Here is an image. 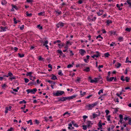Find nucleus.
<instances>
[{
	"mask_svg": "<svg viewBox=\"0 0 131 131\" xmlns=\"http://www.w3.org/2000/svg\"><path fill=\"white\" fill-rule=\"evenodd\" d=\"M64 93V91H58L54 93L53 95H54L58 96L62 95Z\"/></svg>",
	"mask_w": 131,
	"mask_h": 131,
	"instance_id": "nucleus-1",
	"label": "nucleus"
},
{
	"mask_svg": "<svg viewBox=\"0 0 131 131\" xmlns=\"http://www.w3.org/2000/svg\"><path fill=\"white\" fill-rule=\"evenodd\" d=\"M37 91V89L36 88H34L32 89H28L26 90V91L27 92V93L28 94L30 93H31L32 94H34L35 92Z\"/></svg>",
	"mask_w": 131,
	"mask_h": 131,
	"instance_id": "nucleus-2",
	"label": "nucleus"
},
{
	"mask_svg": "<svg viewBox=\"0 0 131 131\" xmlns=\"http://www.w3.org/2000/svg\"><path fill=\"white\" fill-rule=\"evenodd\" d=\"M98 103L97 102H95L92 104H89L87 106L89 108L93 107L94 106L96 105Z\"/></svg>",
	"mask_w": 131,
	"mask_h": 131,
	"instance_id": "nucleus-3",
	"label": "nucleus"
},
{
	"mask_svg": "<svg viewBox=\"0 0 131 131\" xmlns=\"http://www.w3.org/2000/svg\"><path fill=\"white\" fill-rule=\"evenodd\" d=\"M76 95H74L70 97H66V98H65L67 100H70L73 99L75 98L76 97Z\"/></svg>",
	"mask_w": 131,
	"mask_h": 131,
	"instance_id": "nucleus-4",
	"label": "nucleus"
},
{
	"mask_svg": "<svg viewBox=\"0 0 131 131\" xmlns=\"http://www.w3.org/2000/svg\"><path fill=\"white\" fill-rule=\"evenodd\" d=\"M79 52L81 55L83 56L84 54L86 53L85 51L83 49H80L79 50Z\"/></svg>",
	"mask_w": 131,
	"mask_h": 131,
	"instance_id": "nucleus-5",
	"label": "nucleus"
},
{
	"mask_svg": "<svg viewBox=\"0 0 131 131\" xmlns=\"http://www.w3.org/2000/svg\"><path fill=\"white\" fill-rule=\"evenodd\" d=\"M102 121L101 120H100L98 124V126L99 128H97V129L99 130L100 129H101L102 128V125L101 124Z\"/></svg>",
	"mask_w": 131,
	"mask_h": 131,
	"instance_id": "nucleus-6",
	"label": "nucleus"
},
{
	"mask_svg": "<svg viewBox=\"0 0 131 131\" xmlns=\"http://www.w3.org/2000/svg\"><path fill=\"white\" fill-rule=\"evenodd\" d=\"M12 107L10 106L9 107V108L8 107H6V110L5 111V112L6 113H8V111H10L11 110V108H12Z\"/></svg>",
	"mask_w": 131,
	"mask_h": 131,
	"instance_id": "nucleus-7",
	"label": "nucleus"
},
{
	"mask_svg": "<svg viewBox=\"0 0 131 131\" xmlns=\"http://www.w3.org/2000/svg\"><path fill=\"white\" fill-rule=\"evenodd\" d=\"M63 26V24L62 23H59L57 25V27L59 28L60 27H62Z\"/></svg>",
	"mask_w": 131,
	"mask_h": 131,
	"instance_id": "nucleus-8",
	"label": "nucleus"
},
{
	"mask_svg": "<svg viewBox=\"0 0 131 131\" xmlns=\"http://www.w3.org/2000/svg\"><path fill=\"white\" fill-rule=\"evenodd\" d=\"M100 113L99 112V113L97 114H95L94 113H93V118H95L96 117L99 116L100 115Z\"/></svg>",
	"mask_w": 131,
	"mask_h": 131,
	"instance_id": "nucleus-9",
	"label": "nucleus"
},
{
	"mask_svg": "<svg viewBox=\"0 0 131 131\" xmlns=\"http://www.w3.org/2000/svg\"><path fill=\"white\" fill-rule=\"evenodd\" d=\"M90 82L91 83H94V82H95V83H97V80H96L95 79V78L94 79V80H93L92 79H91V77H90Z\"/></svg>",
	"mask_w": 131,
	"mask_h": 131,
	"instance_id": "nucleus-10",
	"label": "nucleus"
},
{
	"mask_svg": "<svg viewBox=\"0 0 131 131\" xmlns=\"http://www.w3.org/2000/svg\"><path fill=\"white\" fill-rule=\"evenodd\" d=\"M48 43V41L47 40H46L44 42V43L43 44V46H45L46 48L48 47V46L47 44Z\"/></svg>",
	"mask_w": 131,
	"mask_h": 131,
	"instance_id": "nucleus-11",
	"label": "nucleus"
},
{
	"mask_svg": "<svg viewBox=\"0 0 131 131\" xmlns=\"http://www.w3.org/2000/svg\"><path fill=\"white\" fill-rule=\"evenodd\" d=\"M114 77H111L110 78H108V77L107 81L109 82L112 81L114 79Z\"/></svg>",
	"mask_w": 131,
	"mask_h": 131,
	"instance_id": "nucleus-12",
	"label": "nucleus"
},
{
	"mask_svg": "<svg viewBox=\"0 0 131 131\" xmlns=\"http://www.w3.org/2000/svg\"><path fill=\"white\" fill-rule=\"evenodd\" d=\"M52 77L51 78V79L53 80H56L57 79V78L56 76L52 74Z\"/></svg>",
	"mask_w": 131,
	"mask_h": 131,
	"instance_id": "nucleus-13",
	"label": "nucleus"
},
{
	"mask_svg": "<svg viewBox=\"0 0 131 131\" xmlns=\"http://www.w3.org/2000/svg\"><path fill=\"white\" fill-rule=\"evenodd\" d=\"M90 69L89 67H86L85 69L84 70V71H86V72H88L90 71Z\"/></svg>",
	"mask_w": 131,
	"mask_h": 131,
	"instance_id": "nucleus-14",
	"label": "nucleus"
},
{
	"mask_svg": "<svg viewBox=\"0 0 131 131\" xmlns=\"http://www.w3.org/2000/svg\"><path fill=\"white\" fill-rule=\"evenodd\" d=\"M100 54H94L93 56H92L91 57L92 58L94 59V57H95L96 58H98L99 56H100Z\"/></svg>",
	"mask_w": 131,
	"mask_h": 131,
	"instance_id": "nucleus-15",
	"label": "nucleus"
},
{
	"mask_svg": "<svg viewBox=\"0 0 131 131\" xmlns=\"http://www.w3.org/2000/svg\"><path fill=\"white\" fill-rule=\"evenodd\" d=\"M1 29L3 31H6V29H7V28L6 27H3L2 26H1L0 27Z\"/></svg>",
	"mask_w": 131,
	"mask_h": 131,
	"instance_id": "nucleus-16",
	"label": "nucleus"
},
{
	"mask_svg": "<svg viewBox=\"0 0 131 131\" xmlns=\"http://www.w3.org/2000/svg\"><path fill=\"white\" fill-rule=\"evenodd\" d=\"M130 0H128L126 1L127 2L128 4L129 5V7H131V2H130Z\"/></svg>",
	"mask_w": 131,
	"mask_h": 131,
	"instance_id": "nucleus-17",
	"label": "nucleus"
},
{
	"mask_svg": "<svg viewBox=\"0 0 131 131\" xmlns=\"http://www.w3.org/2000/svg\"><path fill=\"white\" fill-rule=\"evenodd\" d=\"M1 3L3 5H4L6 4L7 2L5 0H3L1 1Z\"/></svg>",
	"mask_w": 131,
	"mask_h": 131,
	"instance_id": "nucleus-18",
	"label": "nucleus"
},
{
	"mask_svg": "<svg viewBox=\"0 0 131 131\" xmlns=\"http://www.w3.org/2000/svg\"><path fill=\"white\" fill-rule=\"evenodd\" d=\"M95 79L96 80H97V82L99 81H101L102 80V79L100 78H95Z\"/></svg>",
	"mask_w": 131,
	"mask_h": 131,
	"instance_id": "nucleus-19",
	"label": "nucleus"
},
{
	"mask_svg": "<svg viewBox=\"0 0 131 131\" xmlns=\"http://www.w3.org/2000/svg\"><path fill=\"white\" fill-rule=\"evenodd\" d=\"M125 80H126V81L127 82H129V81L130 80L129 78L128 77H126L125 78Z\"/></svg>",
	"mask_w": 131,
	"mask_h": 131,
	"instance_id": "nucleus-20",
	"label": "nucleus"
},
{
	"mask_svg": "<svg viewBox=\"0 0 131 131\" xmlns=\"http://www.w3.org/2000/svg\"><path fill=\"white\" fill-rule=\"evenodd\" d=\"M131 30V28H126L125 29V30L128 32H130Z\"/></svg>",
	"mask_w": 131,
	"mask_h": 131,
	"instance_id": "nucleus-21",
	"label": "nucleus"
},
{
	"mask_svg": "<svg viewBox=\"0 0 131 131\" xmlns=\"http://www.w3.org/2000/svg\"><path fill=\"white\" fill-rule=\"evenodd\" d=\"M18 54L20 58H22L24 57V54H21L19 53H18Z\"/></svg>",
	"mask_w": 131,
	"mask_h": 131,
	"instance_id": "nucleus-22",
	"label": "nucleus"
},
{
	"mask_svg": "<svg viewBox=\"0 0 131 131\" xmlns=\"http://www.w3.org/2000/svg\"><path fill=\"white\" fill-rule=\"evenodd\" d=\"M103 89H102L99 90V91L98 93V94L99 95H100L101 94V93H103Z\"/></svg>",
	"mask_w": 131,
	"mask_h": 131,
	"instance_id": "nucleus-23",
	"label": "nucleus"
},
{
	"mask_svg": "<svg viewBox=\"0 0 131 131\" xmlns=\"http://www.w3.org/2000/svg\"><path fill=\"white\" fill-rule=\"evenodd\" d=\"M28 12L27 11L26 12V15L27 16H29L32 15V14L31 13L28 14Z\"/></svg>",
	"mask_w": 131,
	"mask_h": 131,
	"instance_id": "nucleus-24",
	"label": "nucleus"
},
{
	"mask_svg": "<svg viewBox=\"0 0 131 131\" xmlns=\"http://www.w3.org/2000/svg\"><path fill=\"white\" fill-rule=\"evenodd\" d=\"M107 24L109 25V24L111 23H112V20H108L106 22Z\"/></svg>",
	"mask_w": 131,
	"mask_h": 131,
	"instance_id": "nucleus-25",
	"label": "nucleus"
},
{
	"mask_svg": "<svg viewBox=\"0 0 131 131\" xmlns=\"http://www.w3.org/2000/svg\"><path fill=\"white\" fill-rule=\"evenodd\" d=\"M25 82L26 83H28L29 81V80L26 78H24Z\"/></svg>",
	"mask_w": 131,
	"mask_h": 131,
	"instance_id": "nucleus-26",
	"label": "nucleus"
},
{
	"mask_svg": "<svg viewBox=\"0 0 131 131\" xmlns=\"http://www.w3.org/2000/svg\"><path fill=\"white\" fill-rule=\"evenodd\" d=\"M57 52L58 53H59L60 54V55L61 54H63L62 51L61 50H57Z\"/></svg>",
	"mask_w": 131,
	"mask_h": 131,
	"instance_id": "nucleus-27",
	"label": "nucleus"
},
{
	"mask_svg": "<svg viewBox=\"0 0 131 131\" xmlns=\"http://www.w3.org/2000/svg\"><path fill=\"white\" fill-rule=\"evenodd\" d=\"M12 6L13 8H15L16 10H17L18 9V8L16 6H15L13 4H12Z\"/></svg>",
	"mask_w": 131,
	"mask_h": 131,
	"instance_id": "nucleus-28",
	"label": "nucleus"
},
{
	"mask_svg": "<svg viewBox=\"0 0 131 131\" xmlns=\"http://www.w3.org/2000/svg\"><path fill=\"white\" fill-rule=\"evenodd\" d=\"M58 46L60 48H61L64 46V43H63L62 44H59Z\"/></svg>",
	"mask_w": 131,
	"mask_h": 131,
	"instance_id": "nucleus-29",
	"label": "nucleus"
},
{
	"mask_svg": "<svg viewBox=\"0 0 131 131\" xmlns=\"http://www.w3.org/2000/svg\"><path fill=\"white\" fill-rule=\"evenodd\" d=\"M118 40L120 41H122L123 40V38L122 37H120L118 38Z\"/></svg>",
	"mask_w": 131,
	"mask_h": 131,
	"instance_id": "nucleus-30",
	"label": "nucleus"
},
{
	"mask_svg": "<svg viewBox=\"0 0 131 131\" xmlns=\"http://www.w3.org/2000/svg\"><path fill=\"white\" fill-rule=\"evenodd\" d=\"M37 27L39 29H42V27L40 26V25H37Z\"/></svg>",
	"mask_w": 131,
	"mask_h": 131,
	"instance_id": "nucleus-31",
	"label": "nucleus"
},
{
	"mask_svg": "<svg viewBox=\"0 0 131 131\" xmlns=\"http://www.w3.org/2000/svg\"><path fill=\"white\" fill-rule=\"evenodd\" d=\"M14 21V23L15 24H17V22L16 21V18L15 17H14L13 18Z\"/></svg>",
	"mask_w": 131,
	"mask_h": 131,
	"instance_id": "nucleus-32",
	"label": "nucleus"
},
{
	"mask_svg": "<svg viewBox=\"0 0 131 131\" xmlns=\"http://www.w3.org/2000/svg\"><path fill=\"white\" fill-rule=\"evenodd\" d=\"M8 76L10 77H12L13 76V74L12 73L10 72L8 73Z\"/></svg>",
	"mask_w": 131,
	"mask_h": 131,
	"instance_id": "nucleus-33",
	"label": "nucleus"
},
{
	"mask_svg": "<svg viewBox=\"0 0 131 131\" xmlns=\"http://www.w3.org/2000/svg\"><path fill=\"white\" fill-rule=\"evenodd\" d=\"M43 58L41 57V56H39V60L40 61H44L43 60Z\"/></svg>",
	"mask_w": 131,
	"mask_h": 131,
	"instance_id": "nucleus-34",
	"label": "nucleus"
},
{
	"mask_svg": "<svg viewBox=\"0 0 131 131\" xmlns=\"http://www.w3.org/2000/svg\"><path fill=\"white\" fill-rule=\"evenodd\" d=\"M62 71L61 70H60L59 71L58 74L59 75H61V76L63 75V74L61 73Z\"/></svg>",
	"mask_w": 131,
	"mask_h": 131,
	"instance_id": "nucleus-35",
	"label": "nucleus"
},
{
	"mask_svg": "<svg viewBox=\"0 0 131 131\" xmlns=\"http://www.w3.org/2000/svg\"><path fill=\"white\" fill-rule=\"evenodd\" d=\"M28 124L29 123H30V125H31L32 124V120L31 119L29 120L28 121H27Z\"/></svg>",
	"mask_w": 131,
	"mask_h": 131,
	"instance_id": "nucleus-36",
	"label": "nucleus"
},
{
	"mask_svg": "<svg viewBox=\"0 0 131 131\" xmlns=\"http://www.w3.org/2000/svg\"><path fill=\"white\" fill-rule=\"evenodd\" d=\"M104 55L106 57H108L110 54L108 53H106L104 54Z\"/></svg>",
	"mask_w": 131,
	"mask_h": 131,
	"instance_id": "nucleus-37",
	"label": "nucleus"
},
{
	"mask_svg": "<svg viewBox=\"0 0 131 131\" xmlns=\"http://www.w3.org/2000/svg\"><path fill=\"white\" fill-rule=\"evenodd\" d=\"M61 41L60 40H57L56 41H55L53 42V43L55 44L56 43H60L61 42Z\"/></svg>",
	"mask_w": 131,
	"mask_h": 131,
	"instance_id": "nucleus-38",
	"label": "nucleus"
},
{
	"mask_svg": "<svg viewBox=\"0 0 131 131\" xmlns=\"http://www.w3.org/2000/svg\"><path fill=\"white\" fill-rule=\"evenodd\" d=\"M23 102H24L25 104H26V102L24 100H23L22 101H20L19 102L20 104H21Z\"/></svg>",
	"mask_w": 131,
	"mask_h": 131,
	"instance_id": "nucleus-39",
	"label": "nucleus"
},
{
	"mask_svg": "<svg viewBox=\"0 0 131 131\" xmlns=\"http://www.w3.org/2000/svg\"><path fill=\"white\" fill-rule=\"evenodd\" d=\"M83 127V129L84 130H85L86 129H87V127H86V125H83L82 126Z\"/></svg>",
	"mask_w": 131,
	"mask_h": 131,
	"instance_id": "nucleus-40",
	"label": "nucleus"
},
{
	"mask_svg": "<svg viewBox=\"0 0 131 131\" xmlns=\"http://www.w3.org/2000/svg\"><path fill=\"white\" fill-rule=\"evenodd\" d=\"M66 44L67 45H71V43L70 42V41H67Z\"/></svg>",
	"mask_w": 131,
	"mask_h": 131,
	"instance_id": "nucleus-41",
	"label": "nucleus"
},
{
	"mask_svg": "<svg viewBox=\"0 0 131 131\" xmlns=\"http://www.w3.org/2000/svg\"><path fill=\"white\" fill-rule=\"evenodd\" d=\"M15 79L16 78L15 77H10L9 78V79H10L11 81H12L13 79Z\"/></svg>",
	"mask_w": 131,
	"mask_h": 131,
	"instance_id": "nucleus-42",
	"label": "nucleus"
},
{
	"mask_svg": "<svg viewBox=\"0 0 131 131\" xmlns=\"http://www.w3.org/2000/svg\"><path fill=\"white\" fill-rule=\"evenodd\" d=\"M124 76H123L121 77V80H122L123 82H124L125 81V79H124Z\"/></svg>",
	"mask_w": 131,
	"mask_h": 131,
	"instance_id": "nucleus-43",
	"label": "nucleus"
},
{
	"mask_svg": "<svg viewBox=\"0 0 131 131\" xmlns=\"http://www.w3.org/2000/svg\"><path fill=\"white\" fill-rule=\"evenodd\" d=\"M119 117L120 118V119H123V116L121 114H120L119 116Z\"/></svg>",
	"mask_w": 131,
	"mask_h": 131,
	"instance_id": "nucleus-44",
	"label": "nucleus"
},
{
	"mask_svg": "<svg viewBox=\"0 0 131 131\" xmlns=\"http://www.w3.org/2000/svg\"><path fill=\"white\" fill-rule=\"evenodd\" d=\"M36 83L35 82V83L34 82H30V83H29L28 84V85H29L30 84H32L31 85H32L34 84H35Z\"/></svg>",
	"mask_w": 131,
	"mask_h": 131,
	"instance_id": "nucleus-45",
	"label": "nucleus"
},
{
	"mask_svg": "<svg viewBox=\"0 0 131 131\" xmlns=\"http://www.w3.org/2000/svg\"><path fill=\"white\" fill-rule=\"evenodd\" d=\"M110 32L111 33V35L113 34L114 35H115L116 34L115 32H113L112 31H110Z\"/></svg>",
	"mask_w": 131,
	"mask_h": 131,
	"instance_id": "nucleus-46",
	"label": "nucleus"
},
{
	"mask_svg": "<svg viewBox=\"0 0 131 131\" xmlns=\"http://www.w3.org/2000/svg\"><path fill=\"white\" fill-rule=\"evenodd\" d=\"M73 67V65L71 64H69L67 66V67L68 68H70Z\"/></svg>",
	"mask_w": 131,
	"mask_h": 131,
	"instance_id": "nucleus-47",
	"label": "nucleus"
},
{
	"mask_svg": "<svg viewBox=\"0 0 131 131\" xmlns=\"http://www.w3.org/2000/svg\"><path fill=\"white\" fill-rule=\"evenodd\" d=\"M117 65V68H119L121 66V64H120V63H118Z\"/></svg>",
	"mask_w": 131,
	"mask_h": 131,
	"instance_id": "nucleus-48",
	"label": "nucleus"
},
{
	"mask_svg": "<svg viewBox=\"0 0 131 131\" xmlns=\"http://www.w3.org/2000/svg\"><path fill=\"white\" fill-rule=\"evenodd\" d=\"M27 73L29 75V76L30 77H31V75L32 74V72H28Z\"/></svg>",
	"mask_w": 131,
	"mask_h": 131,
	"instance_id": "nucleus-49",
	"label": "nucleus"
},
{
	"mask_svg": "<svg viewBox=\"0 0 131 131\" xmlns=\"http://www.w3.org/2000/svg\"><path fill=\"white\" fill-rule=\"evenodd\" d=\"M110 117H111V116L110 115H109L107 117V119L108 121H110Z\"/></svg>",
	"mask_w": 131,
	"mask_h": 131,
	"instance_id": "nucleus-50",
	"label": "nucleus"
},
{
	"mask_svg": "<svg viewBox=\"0 0 131 131\" xmlns=\"http://www.w3.org/2000/svg\"><path fill=\"white\" fill-rule=\"evenodd\" d=\"M46 82H48L49 83H51L52 82V81H51L50 80H46Z\"/></svg>",
	"mask_w": 131,
	"mask_h": 131,
	"instance_id": "nucleus-51",
	"label": "nucleus"
},
{
	"mask_svg": "<svg viewBox=\"0 0 131 131\" xmlns=\"http://www.w3.org/2000/svg\"><path fill=\"white\" fill-rule=\"evenodd\" d=\"M105 112L106 115H107L109 113V111L108 110H106L105 111Z\"/></svg>",
	"mask_w": 131,
	"mask_h": 131,
	"instance_id": "nucleus-52",
	"label": "nucleus"
},
{
	"mask_svg": "<svg viewBox=\"0 0 131 131\" xmlns=\"http://www.w3.org/2000/svg\"><path fill=\"white\" fill-rule=\"evenodd\" d=\"M49 68H50L51 69H52V65L50 64H49L48 65Z\"/></svg>",
	"mask_w": 131,
	"mask_h": 131,
	"instance_id": "nucleus-53",
	"label": "nucleus"
},
{
	"mask_svg": "<svg viewBox=\"0 0 131 131\" xmlns=\"http://www.w3.org/2000/svg\"><path fill=\"white\" fill-rule=\"evenodd\" d=\"M83 0H79L78 1V3L79 4H81L82 3Z\"/></svg>",
	"mask_w": 131,
	"mask_h": 131,
	"instance_id": "nucleus-54",
	"label": "nucleus"
},
{
	"mask_svg": "<svg viewBox=\"0 0 131 131\" xmlns=\"http://www.w3.org/2000/svg\"><path fill=\"white\" fill-rule=\"evenodd\" d=\"M44 13V12H41L38 14V15H42Z\"/></svg>",
	"mask_w": 131,
	"mask_h": 131,
	"instance_id": "nucleus-55",
	"label": "nucleus"
},
{
	"mask_svg": "<svg viewBox=\"0 0 131 131\" xmlns=\"http://www.w3.org/2000/svg\"><path fill=\"white\" fill-rule=\"evenodd\" d=\"M81 78H79V77H78L77 78V81H78V82H79V81H80L81 80Z\"/></svg>",
	"mask_w": 131,
	"mask_h": 131,
	"instance_id": "nucleus-56",
	"label": "nucleus"
},
{
	"mask_svg": "<svg viewBox=\"0 0 131 131\" xmlns=\"http://www.w3.org/2000/svg\"><path fill=\"white\" fill-rule=\"evenodd\" d=\"M129 119L128 121V123L130 125H131V119H130V118H129Z\"/></svg>",
	"mask_w": 131,
	"mask_h": 131,
	"instance_id": "nucleus-57",
	"label": "nucleus"
},
{
	"mask_svg": "<svg viewBox=\"0 0 131 131\" xmlns=\"http://www.w3.org/2000/svg\"><path fill=\"white\" fill-rule=\"evenodd\" d=\"M24 25H22V26L20 27V29L21 30H23L24 28Z\"/></svg>",
	"mask_w": 131,
	"mask_h": 131,
	"instance_id": "nucleus-58",
	"label": "nucleus"
},
{
	"mask_svg": "<svg viewBox=\"0 0 131 131\" xmlns=\"http://www.w3.org/2000/svg\"><path fill=\"white\" fill-rule=\"evenodd\" d=\"M114 101L115 102H119L118 99V98H117L116 99H114Z\"/></svg>",
	"mask_w": 131,
	"mask_h": 131,
	"instance_id": "nucleus-59",
	"label": "nucleus"
},
{
	"mask_svg": "<svg viewBox=\"0 0 131 131\" xmlns=\"http://www.w3.org/2000/svg\"><path fill=\"white\" fill-rule=\"evenodd\" d=\"M7 87V86L5 84H4L3 85H2V88L6 87Z\"/></svg>",
	"mask_w": 131,
	"mask_h": 131,
	"instance_id": "nucleus-60",
	"label": "nucleus"
},
{
	"mask_svg": "<svg viewBox=\"0 0 131 131\" xmlns=\"http://www.w3.org/2000/svg\"><path fill=\"white\" fill-rule=\"evenodd\" d=\"M128 57H127L126 58V61H125L126 63H127V62H129V61L128 60Z\"/></svg>",
	"mask_w": 131,
	"mask_h": 131,
	"instance_id": "nucleus-61",
	"label": "nucleus"
},
{
	"mask_svg": "<svg viewBox=\"0 0 131 131\" xmlns=\"http://www.w3.org/2000/svg\"><path fill=\"white\" fill-rule=\"evenodd\" d=\"M35 123L37 124H39V121L37 120L36 119L35 120Z\"/></svg>",
	"mask_w": 131,
	"mask_h": 131,
	"instance_id": "nucleus-62",
	"label": "nucleus"
},
{
	"mask_svg": "<svg viewBox=\"0 0 131 131\" xmlns=\"http://www.w3.org/2000/svg\"><path fill=\"white\" fill-rule=\"evenodd\" d=\"M55 12H56L58 14H60L61 13V11L58 12V11H55Z\"/></svg>",
	"mask_w": 131,
	"mask_h": 131,
	"instance_id": "nucleus-63",
	"label": "nucleus"
},
{
	"mask_svg": "<svg viewBox=\"0 0 131 131\" xmlns=\"http://www.w3.org/2000/svg\"><path fill=\"white\" fill-rule=\"evenodd\" d=\"M13 129V128L12 127H11L10 129L8 130L7 131H12Z\"/></svg>",
	"mask_w": 131,
	"mask_h": 131,
	"instance_id": "nucleus-64",
	"label": "nucleus"
}]
</instances>
